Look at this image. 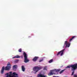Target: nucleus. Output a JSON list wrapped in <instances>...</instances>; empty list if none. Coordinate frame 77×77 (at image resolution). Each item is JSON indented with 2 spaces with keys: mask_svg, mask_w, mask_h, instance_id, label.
<instances>
[{
  "mask_svg": "<svg viewBox=\"0 0 77 77\" xmlns=\"http://www.w3.org/2000/svg\"><path fill=\"white\" fill-rule=\"evenodd\" d=\"M11 68V65L10 64H8L7 65V66L5 67V70H9Z\"/></svg>",
  "mask_w": 77,
  "mask_h": 77,
  "instance_id": "8",
  "label": "nucleus"
},
{
  "mask_svg": "<svg viewBox=\"0 0 77 77\" xmlns=\"http://www.w3.org/2000/svg\"><path fill=\"white\" fill-rule=\"evenodd\" d=\"M53 59H52L49 61V63H51V62H53Z\"/></svg>",
  "mask_w": 77,
  "mask_h": 77,
  "instance_id": "16",
  "label": "nucleus"
},
{
  "mask_svg": "<svg viewBox=\"0 0 77 77\" xmlns=\"http://www.w3.org/2000/svg\"><path fill=\"white\" fill-rule=\"evenodd\" d=\"M64 45H66V47H69L71 44L69 42H68L67 41H66L65 42Z\"/></svg>",
  "mask_w": 77,
  "mask_h": 77,
  "instance_id": "7",
  "label": "nucleus"
},
{
  "mask_svg": "<svg viewBox=\"0 0 77 77\" xmlns=\"http://www.w3.org/2000/svg\"><path fill=\"white\" fill-rule=\"evenodd\" d=\"M19 52H22V49L21 48H20L18 50Z\"/></svg>",
  "mask_w": 77,
  "mask_h": 77,
  "instance_id": "17",
  "label": "nucleus"
},
{
  "mask_svg": "<svg viewBox=\"0 0 77 77\" xmlns=\"http://www.w3.org/2000/svg\"><path fill=\"white\" fill-rule=\"evenodd\" d=\"M64 71V70H61L60 72V74H62V72H63Z\"/></svg>",
  "mask_w": 77,
  "mask_h": 77,
  "instance_id": "18",
  "label": "nucleus"
},
{
  "mask_svg": "<svg viewBox=\"0 0 77 77\" xmlns=\"http://www.w3.org/2000/svg\"><path fill=\"white\" fill-rule=\"evenodd\" d=\"M65 50V49H64L63 50H62L58 52V53L57 54V56H58V55H59L60 54V56H62L63 54V51H64Z\"/></svg>",
  "mask_w": 77,
  "mask_h": 77,
  "instance_id": "6",
  "label": "nucleus"
},
{
  "mask_svg": "<svg viewBox=\"0 0 77 77\" xmlns=\"http://www.w3.org/2000/svg\"><path fill=\"white\" fill-rule=\"evenodd\" d=\"M29 38H30V36H29Z\"/></svg>",
  "mask_w": 77,
  "mask_h": 77,
  "instance_id": "26",
  "label": "nucleus"
},
{
  "mask_svg": "<svg viewBox=\"0 0 77 77\" xmlns=\"http://www.w3.org/2000/svg\"><path fill=\"white\" fill-rule=\"evenodd\" d=\"M38 77H47V75H44L42 74H40L38 75Z\"/></svg>",
  "mask_w": 77,
  "mask_h": 77,
  "instance_id": "9",
  "label": "nucleus"
},
{
  "mask_svg": "<svg viewBox=\"0 0 77 77\" xmlns=\"http://www.w3.org/2000/svg\"><path fill=\"white\" fill-rule=\"evenodd\" d=\"M23 55L24 58V62L25 63H27V62H29V60L27 59V54L25 52H24Z\"/></svg>",
  "mask_w": 77,
  "mask_h": 77,
  "instance_id": "3",
  "label": "nucleus"
},
{
  "mask_svg": "<svg viewBox=\"0 0 77 77\" xmlns=\"http://www.w3.org/2000/svg\"><path fill=\"white\" fill-rule=\"evenodd\" d=\"M60 71V69H54L51 70L50 71V72H49L48 74V75H53L54 74V75L56 74V73H54L53 72H59Z\"/></svg>",
  "mask_w": 77,
  "mask_h": 77,
  "instance_id": "2",
  "label": "nucleus"
},
{
  "mask_svg": "<svg viewBox=\"0 0 77 77\" xmlns=\"http://www.w3.org/2000/svg\"><path fill=\"white\" fill-rule=\"evenodd\" d=\"M39 58V57H35L32 60L33 62H36L38 59Z\"/></svg>",
  "mask_w": 77,
  "mask_h": 77,
  "instance_id": "10",
  "label": "nucleus"
},
{
  "mask_svg": "<svg viewBox=\"0 0 77 77\" xmlns=\"http://www.w3.org/2000/svg\"><path fill=\"white\" fill-rule=\"evenodd\" d=\"M43 59H42V60H39V62H41L42 61H43Z\"/></svg>",
  "mask_w": 77,
  "mask_h": 77,
  "instance_id": "21",
  "label": "nucleus"
},
{
  "mask_svg": "<svg viewBox=\"0 0 77 77\" xmlns=\"http://www.w3.org/2000/svg\"><path fill=\"white\" fill-rule=\"evenodd\" d=\"M42 67L41 66H35L33 68V70L34 71H35V74L37 72H38L39 70H40L42 69Z\"/></svg>",
  "mask_w": 77,
  "mask_h": 77,
  "instance_id": "4",
  "label": "nucleus"
},
{
  "mask_svg": "<svg viewBox=\"0 0 77 77\" xmlns=\"http://www.w3.org/2000/svg\"><path fill=\"white\" fill-rule=\"evenodd\" d=\"M74 71H73L72 72V73L71 74V75H74Z\"/></svg>",
  "mask_w": 77,
  "mask_h": 77,
  "instance_id": "20",
  "label": "nucleus"
},
{
  "mask_svg": "<svg viewBox=\"0 0 77 77\" xmlns=\"http://www.w3.org/2000/svg\"><path fill=\"white\" fill-rule=\"evenodd\" d=\"M22 70L23 72H25V67H24V66H22Z\"/></svg>",
  "mask_w": 77,
  "mask_h": 77,
  "instance_id": "11",
  "label": "nucleus"
},
{
  "mask_svg": "<svg viewBox=\"0 0 77 77\" xmlns=\"http://www.w3.org/2000/svg\"><path fill=\"white\" fill-rule=\"evenodd\" d=\"M75 38H76V36H72V38L69 40L70 42H71V41H72L73 39H74Z\"/></svg>",
  "mask_w": 77,
  "mask_h": 77,
  "instance_id": "12",
  "label": "nucleus"
},
{
  "mask_svg": "<svg viewBox=\"0 0 77 77\" xmlns=\"http://www.w3.org/2000/svg\"><path fill=\"white\" fill-rule=\"evenodd\" d=\"M74 77H77V75H74Z\"/></svg>",
  "mask_w": 77,
  "mask_h": 77,
  "instance_id": "23",
  "label": "nucleus"
},
{
  "mask_svg": "<svg viewBox=\"0 0 77 77\" xmlns=\"http://www.w3.org/2000/svg\"><path fill=\"white\" fill-rule=\"evenodd\" d=\"M6 74V75H7V77H8V76H9V73H7Z\"/></svg>",
  "mask_w": 77,
  "mask_h": 77,
  "instance_id": "22",
  "label": "nucleus"
},
{
  "mask_svg": "<svg viewBox=\"0 0 77 77\" xmlns=\"http://www.w3.org/2000/svg\"><path fill=\"white\" fill-rule=\"evenodd\" d=\"M17 68V65H14L13 66V68L14 69H16Z\"/></svg>",
  "mask_w": 77,
  "mask_h": 77,
  "instance_id": "15",
  "label": "nucleus"
},
{
  "mask_svg": "<svg viewBox=\"0 0 77 77\" xmlns=\"http://www.w3.org/2000/svg\"><path fill=\"white\" fill-rule=\"evenodd\" d=\"M10 74L9 75L8 77H9V75H10V77H18V74H17L15 72H13V74H12V72H9Z\"/></svg>",
  "mask_w": 77,
  "mask_h": 77,
  "instance_id": "5",
  "label": "nucleus"
},
{
  "mask_svg": "<svg viewBox=\"0 0 77 77\" xmlns=\"http://www.w3.org/2000/svg\"><path fill=\"white\" fill-rule=\"evenodd\" d=\"M53 77H59V76H53Z\"/></svg>",
  "mask_w": 77,
  "mask_h": 77,
  "instance_id": "24",
  "label": "nucleus"
},
{
  "mask_svg": "<svg viewBox=\"0 0 77 77\" xmlns=\"http://www.w3.org/2000/svg\"><path fill=\"white\" fill-rule=\"evenodd\" d=\"M21 58L23 59V56H21Z\"/></svg>",
  "mask_w": 77,
  "mask_h": 77,
  "instance_id": "25",
  "label": "nucleus"
},
{
  "mask_svg": "<svg viewBox=\"0 0 77 77\" xmlns=\"http://www.w3.org/2000/svg\"><path fill=\"white\" fill-rule=\"evenodd\" d=\"M4 70H5V67L3 66L2 68V69L1 70V73L2 74H3V73L4 72Z\"/></svg>",
  "mask_w": 77,
  "mask_h": 77,
  "instance_id": "13",
  "label": "nucleus"
},
{
  "mask_svg": "<svg viewBox=\"0 0 77 77\" xmlns=\"http://www.w3.org/2000/svg\"><path fill=\"white\" fill-rule=\"evenodd\" d=\"M20 57H21L18 56V55H17L16 56L13 57L12 59H15V58H20Z\"/></svg>",
  "mask_w": 77,
  "mask_h": 77,
  "instance_id": "14",
  "label": "nucleus"
},
{
  "mask_svg": "<svg viewBox=\"0 0 77 77\" xmlns=\"http://www.w3.org/2000/svg\"><path fill=\"white\" fill-rule=\"evenodd\" d=\"M65 47V46H64V47Z\"/></svg>",
  "mask_w": 77,
  "mask_h": 77,
  "instance_id": "27",
  "label": "nucleus"
},
{
  "mask_svg": "<svg viewBox=\"0 0 77 77\" xmlns=\"http://www.w3.org/2000/svg\"><path fill=\"white\" fill-rule=\"evenodd\" d=\"M71 67L72 68V71H75L76 69H77V63L65 67V68L66 69H68V68L70 69L71 68Z\"/></svg>",
  "mask_w": 77,
  "mask_h": 77,
  "instance_id": "1",
  "label": "nucleus"
},
{
  "mask_svg": "<svg viewBox=\"0 0 77 77\" xmlns=\"http://www.w3.org/2000/svg\"><path fill=\"white\" fill-rule=\"evenodd\" d=\"M47 67L45 66L44 68V69H45V70H46L47 69Z\"/></svg>",
  "mask_w": 77,
  "mask_h": 77,
  "instance_id": "19",
  "label": "nucleus"
}]
</instances>
